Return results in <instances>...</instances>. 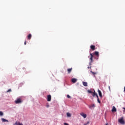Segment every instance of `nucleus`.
Listing matches in <instances>:
<instances>
[{"label":"nucleus","instance_id":"nucleus-5","mask_svg":"<svg viewBox=\"0 0 125 125\" xmlns=\"http://www.w3.org/2000/svg\"><path fill=\"white\" fill-rule=\"evenodd\" d=\"M80 115L82 116V117H83L84 119H85L87 117L86 114H84L83 112H81L80 113Z\"/></svg>","mask_w":125,"mask_h":125},{"label":"nucleus","instance_id":"nucleus-33","mask_svg":"<svg viewBox=\"0 0 125 125\" xmlns=\"http://www.w3.org/2000/svg\"><path fill=\"white\" fill-rule=\"evenodd\" d=\"M105 125H108V124H106Z\"/></svg>","mask_w":125,"mask_h":125},{"label":"nucleus","instance_id":"nucleus-17","mask_svg":"<svg viewBox=\"0 0 125 125\" xmlns=\"http://www.w3.org/2000/svg\"><path fill=\"white\" fill-rule=\"evenodd\" d=\"M72 68H69L67 69V72L68 73V74H70V73H71V72H72Z\"/></svg>","mask_w":125,"mask_h":125},{"label":"nucleus","instance_id":"nucleus-10","mask_svg":"<svg viewBox=\"0 0 125 125\" xmlns=\"http://www.w3.org/2000/svg\"><path fill=\"white\" fill-rule=\"evenodd\" d=\"M112 112H117V108L115 106L112 107Z\"/></svg>","mask_w":125,"mask_h":125},{"label":"nucleus","instance_id":"nucleus-9","mask_svg":"<svg viewBox=\"0 0 125 125\" xmlns=\"http://www.w3.org/2000/svg\"><path fill=\"white\" fill-rule=\"evenodd\" d=\"M95 107V104H91L90 106H89V108L90 109H92V108H94Z\"/></svg>","mask_w":125,"mask_h":125},{"label":"nucleus","instance_id":"nucleus-22","mask_svg":"<svg viewBox=\"0 0 125 125\" xmlns=\"http://www.w3.org/2000/svg\"><path fill=\"white\" fill-rule=\"evenodd\" d=\"M88 92L89 93H93V92H92V91H91V90H88Z\"/></svg>","mask_w":125,"mask_h":125},{"label":"nucleus","instance_id":"nucleus-24","mask_svg":"<svg viewBox=\"0 0 125 125\" xmlns=\"http://www.w3.org/2000/svg\"><path fill=\"white\" fill-rule=\"evenodd\" d=\"M67 98H71V96H70V95H67Z\"/></svg>","mask_w":125,"mask_h":125},{"label":"nucleus","instance_id":"nucleus-27","mask_svg":"<svg viewBox=\"0 0 125 125\" xmlns=\"http://www.w3.org/2000/svg\"><path fill=\"white\" fill-rule=\"evenodd\" d=\"M88 69H91V66H88Z\"/></svg>","mask_w":125,"mask_h":125},{"label":"nucleus","instance_id":"nucleus-6","mask_svg":"<svg viewBox=\"0 0 125 125\" xmlns=\"http://www.w3.org/2000/svg\"><path fill=\"white\" fill-rule=\"evenodd\" d=\"M98 91L99 96L101 98H102V93L101 92V91H100V90H99V89H98Z\"/></svg>","mask_w":125,"mask_h":125},{"label":"nucleus","instance_id":"nucleus-21","mask_svg":"<svg viewBox=\"0 0 125 125\" xmlns=\"http://www.w3.org/2000/svg\"><path fill=\"white\" fill-rule=\"evenodd\" d=\"M0 116H3V112L2 111H0Z\"/></svg>","mask_w":125,"mask_h":125},{"label":"nucleus","instance_id":"nucleus-25","mask_svg":"<svg viewBox=\"0 0 125 125\" xmlns=\"http://www.w3.org/2000/svg\"><path fill=\"white\" fill-rule=\"evenodd\" d=\"M26 44H27V42L26 41H25L24 45H26Z\"/></svg>","mask_w":125,"mask_h":125},{"label":"nucleus","instance_id":"nucleus-14","mask_svg":"<svg viewBox=\"0 0 125 125\" xmlns=\"http://www.w3.org/2000/svg\"><path fill=\"white\" fill-rule=\"evenodd\" d=\"M83 84L84 86H87V83L86 82H83Z\"/></svg>","mask_w":125,"mask_h":125},{"label":"nucleus","instance_id":"nucleus-30","mask_svg":"<svg viewBox=\"0 0 125 125\" xmlns=\"http://www.w3.org/2000/svg\"><path fill=\"white\" fill-rule=\"evenodd\" d=\"M124 91H125V87H124Z\"/></svg>","mask_w":125,"mask_h":125},{"label":"nucleus","instance_id":"nucleus-4","mask_svg":"<svg viewBox=\"0 0 125 125\" xmlns=\"http://www.w3.org/2000/svg\"><path fill=\"white\" fill-rule=\"evenodd\" d=\"M47 101L48 102H50V101H51V95H48L47 96Z\"/></svg>","mask_w":125,"mask_h":125},{"label":"nucleus","instance_id":"nucleus-19","mask_svg":"<svg viewBox=\"0 0 125 125\" xmlns=\"http://www.w3.org/2000/svg\"><path fill=\"white\" fill-rule=\"evenodd\" d=\"M2 122H8V120L4 119V118L1 119Z\"/></svg>","mask_w":125,"mask_h":125},{"label":"nucleus","instance_id":"nucleus-12","mask_svg":"<svg viewBox=\"0 0 125 125\" xmlns=\"http://www.w3.org/2000/svg\"><path fill=\"white\" fill-rule=\"evenodd\" d=\"M90 48H91V49H92V50H94L95 49V46H94L93 45H91L90 46Z\"/></svg>","mask_w":125,"mask_h":125},{"label":"nucleus","instance_id":"nucleus-28","mask_svg":"<svg viewBox=\"0 0 125 125\" xmlns=\"http://www.w3.org/2000/svg\"><path fill=\"white\" fill-rule=\"evenodd\" d=\"M46 107H47V108H48V107H49V105L47 104V105H46Z\"/></svg>","mask_w":125,"mask_h":125},{"label":"nucleus","instance_id":"nucleus-1","mask_svg":"<svg viewBox=\"0 0 125 125\" xmlns=\"http://www.w3.org/2000/svg\"><path fill=\"white\" fill-rule=\"evenodd\" d=\"M119 123L121 124V125H125V120H124V118L122 117L121 118L118 120Z\"/></svg>","mask_w":125,"mask_h":125},{"label":"nucleus","instance_id":"nucleus-18","mask_svg":"<svg viewBox=\"0 0 125 125\" xmlns=\"http://www.w3.org/2000/svg\"><path fill=\"white\" fill-rule=\"evenodd\" d=\"M66 115H67V117H68L69 118H70L71 117V113H70L69 112H67L66 113Z\"/></svg>","mask_w":125,"mask_h":125},{"label":"nucleus","instance_id":"nucleus-11","mask_svg":"<svg viewBox=\"0 0 125 125\" xmlns=\"http://www.w3.org/2000/svg\"><path fill=\"white\" fill-rule=\"evenodd\" d=\"M13 125H23L22 123H20V122H16Z\"/></svg>","mask_w":125,"mask_h":125},{"label":"nucleus","instance_id":"nucleus-3","mask_svg":"<svg viewBox=\"0 0 125 125\" xmlns=\"http://www.w3.org/2000/svg\"><path fill=\"white\" fill-rule=\"evenodd\" d=\"M16 104H19V103H22V100H21V99L19 98L17 99V100H16L15 101Z\"/></svg>","mask_w":125,"mask_h":125},{"label":"nucleus","instance_id":"nucleus-20","mask_svg":"<svg viewBox=\"0 0 125 125\" xmlns=\"http://www.w3.org/2000/svg\"><path fill=\"white\" fill-rule=\"evenodd\" d=\"M97 101H98V103H101V102L99 100V98L98 97H98H97Z\"/></svg>","mask_w":125,"mask_h":125},{"label":"nucleus","instance_id":"nucleus-32","mask_svg":"<svg viewBox=\"0 0 125 125\" xmlns=\"http://www.w3.org/2000/svg\"><path fill=\"white\" fill-rule=\"evenodd\" d=\"M87 125V124H84V125Z\"/></svg>","mask_w":125,"mask_h":125},{"label":"nucleus","instance_id":"nucleus-8","mask_svg":"<svg viewBox=\"0 0 125 125\" xmlns=\"http://www.w3.org/2000/svg\"><path fill=\"white\" fill-rule=\"evenodd\" d=\"M77 81H78V80L76 79V78H73L71 80V82L73 83H77Z\"/></svg>","mask_w":125,"mask_h":125},{"label":"nucleus","instance_id":"nucleus-13","mask_svg":"<svg viewBox=\"0 0 125 125\" xmlns=\"http://www.w3.org/2000/svg\"><path fill=\"white\" fill-rule=\"evenodd\" d=\"M27 39L28 40H31V39H32V34H29L27 36Z\"/></svg>","mask_w":125,"mask_h":125},{"label":"nucleus","instance_id":"nucleus-7","mask_svg":"<svg viewBox=\"0 0 125 125\" xmlns=\"http://www.w3.org/2000/svg\"><path fill=\"white\" fill-rule=\"evenodd\" d=\"M94 54L95 55H96L97 57V59H98V57H99V52H97V51H95L94 52Z\"/></svg>","mask_w":125,"mask_h":125},{"label":"nucleus","instance_id":"nucleus-15","mask_svg":"<svg viewBox=\"0 0 125 125\" xmlns=\"http://www.w3.org/2000/svg\"><path fill=\"white\" fill-rule=\"evenodd\" d=\"M92 95L93 97L96 96V97H98V95H97V93H92Z\"/></svg>","mask_w":125,"mask_h":125},{"label":"nucleus","instance_id":"nucleus-16","mask_svg":"<svg viewBox=\"0 0 125 125\" xmlns=\"http://www.w3.org/2000/svg\"><path fill=\"white\" fill-rule=\"evenodd\" d=\"M90 73H91V74H92L93 76L95 77V75H96V72H93L92 71H91Z\"/></svg>","mask_w":125,"mask_h":125},{"label":"nucleus","instance_id":"nucleus-29","mask_svg":"<svg viewBox=\"0 0 125 125\" xmlns=\"http://www.w3.org/2000/svg\"><path fill=\"white\" fill-rule=\"evenodd\" d=\"M92 93H96L95 92V90H94V92H93Z\"/></svg>","mask_w":125,"mask_h":125},{"label":"nucleus","instance_id":"nucleus-31","mask_svg":"<svg viewBox=\"0 0 125 125\" xmlns=\"http://www.w3.org/2000/svg\"><path fill=\"white\" fill-rule=\"evenodd\" d=\"M87 125H88V122H87Z\"/></svg>","mask_w":125,"mask_h":125},{"label":"nucleus","instance_id":"nucleus-23","mask_svg":"<svg viewBox=\"0 0 125 125\" xmlns=\"http://www.w3.org/2000/svg\"><path fill=\"white\" fill-rule=\"evenodd\" d=\"M7 92H11V89H9L7 90Z\"/></svg>","mask_w":125,"mask_h":125},{"label":"nucleus","instance_id":"nucleus-26","mask_svg":"<svg viewBox=\"0 0 125 125\" xmlns=\"http://www.w3.org/2000/svg\"><path fill=\"white\" fill-rule=\"evenodd\" d=\"M109 90V91H111V88L110 87V86H108Z\"/></svg>","mask_w":125,"mask_h":125},{"label":"nucleus","instance_id":"nucleus-2","mask_svg":"<svg viewBox=\"0 0 125 125\" xmlns=\"http://www.w3.org/2000/svg\"><path fill=\"white\" fill-rule=\"evenodd\" d=\"M90 55L91 57L90 58V62H89V65L90 66L91 65V63L93 62V55L90 53Z\"/></svg>","mask_w":125,"mask_h":125}]
</instances>
